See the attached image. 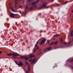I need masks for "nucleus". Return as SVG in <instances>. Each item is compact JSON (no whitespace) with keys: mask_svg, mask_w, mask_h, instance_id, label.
<instances>
[{"mask_svg":"<svg viewBox=\"0 0 73 73\" xmlns=\"http://www.w3.org/2000/svg\"><path fill=\"white\" fill-rule=\"evenodd\" d=\"M7 56H12V54L11 53H9V54H7Z\"/></svg>","mask_w":73,"mask_h":73,"instance_id":"nucleus-18","label":"nucleus"},{"mask_svg":"<svg viewBox=\"0 0 73 73\" xmlns=\"http://www.w3.org/2000/svg\"><path fill=\"white\" fill-rule=\"evenodd\" d=\"M22 7V6L21 5L19 6V8H21Z\"/></svg>","mask_w":73,"mask_h":73,"instance_id":"nucleus-24","label":"nucleus"},{"mask_svg":"<svg viewBox=\"0 0 73 73\" xmlns=\"http://www.w3.org/2000/svg\"><path fill=\"white\" fill-rule=\"evenodd\" d=\"M12 57H13V58H16V57L15 56H12Z\"/></svg>","mask_w":73,"mask_h":73,"instance_id":"nucleus-28","label":"nucleus"},{"mask_svg":"<svg viewBox=\"0 0 73 73\" xmlns=\"http://www.w3.org/2000/svg\"><path fill=\"white\" fill-rule=\"evenodd\" d=\"M49 8V6H47V7H45L46 8Z\"/></svg>","mask_w":73,"mask_h":73,"instance_id":"nucleus-29","label":"nucleus"},{"mask_svg":"<svg viewBox=\"0 0 73 73\" xmlns=\"http://www.w3.org/2000/svg\"><path fill=\"white\" fill-rule=\"evenodd\" d=\"M49 42H48V44H49Z\"/></svg>","mask_w":73,"mask_h":73,"instance_id":"nucleus-42","label":"nucleus"},{"mask_svg":"<svg viewBox=\"0 0 73 73\" xmlns=\"http://www.w3.org/2000/svg\"><path fill=\"white\" fill-rule=\"evenodd\" d=\"M54 44V42H52L50 44V45H53V44Z\"/></svg>","mask_w":73,"mask_h":73,"instance_id":"nucleus-25","label":"nucleus"},{"mask_svg":"<svg viewBox=\"0 0 73 73\" xmlns=\"http://www.w3.org/2000/svg\"><path fill=\"white\" fill-rule=\"evenodd\" d=\"M16 53V54H15L13 53H12V56H19V54Z\"/></svg>","mask_w":73,"mask_h":73,"instance_id":"nucleus-12","label":"nucleus"},{"mask_svg":"<svg viewBox=\"0 0 73 73\" xmlns=\"http://www.w3.org/2000/svg\"><path fill=\"white\" fill-rule=\"evenodd\" d=\"M73 31H72L71 32V36H73Z\"/></svg>","mask_w":73,"mask_h":73,"instance_id":"nucleus-19","label":"nucleus"},{"mask_svg":"<svg viewBox=\"0 0 73 73\" xmlns=\"http://www.w3.org/2000/svg\"><path fill=\"white\" fill-rule=\"evenodd\" d=\"M21 58H24L25 60H27L29 59V57H27V56H21Z\"/></svg>","mask_w":73,"mask_h":73,"instance_id":"nucleus-6","label":"nucleus"},{"mask_svg":"<svg viewBox=\"0 0 73 73\" xmlns=\"http://www.w3.org/2000/svg\"><path fill=\"white\" fill-rule=\"evenodd\" d=\"M46 5V3H44L42 4L41 7H40L39 8V9H40V8H41V9H42V8H44V7H45Z\"/></svg>","mask_w":73,"mask_h":73,"instance_id":"nucleus-5","label":"nucleus"},{"mask_svg":"<svg viewBox=\"0 0 73 73\" xmlns=\"http://www.w3.org/2000/svg\"><path fill=\"white\" fill-rule=\"evenodd\" d=\"M25 63L26 64H27V65H29V64H28V62H25Z\"/></svg>","mask_w":73,"mask_h":73,"instance_id":"nucleus-26","label":"nucleus"},{"mask_svg":"<svg viewBox=\"0 0 73 73\" xmlns=\"http://www.w3.org/2000/svg\"><path fill=\"white\" fill-rule=\"evenodd\" d=\"M68 61L70 62L73 61V58H71L68 60Z\"/></svg>","mask_w":73,"mask_h":73,"instance_id":"nucleus-15","label":"nucleus"},{"mask_svg":"<svg viewBox=\"0 0 73 73\" xmlns=\"http://www.w3.org/2000/svg\"><path fill=\"white\" fill-rule=\"evenodd\" d=\"M58 36H59V34H56L54 36V37H58Z\"/></svg>","mask_w":73,"mask_h":73,"instance_id":"nucleus-17","label":"nucleus"},{"mask_svg":"<svg viewBox=\"0 0 73 73\" xmlns=\"http://www.w3.org/2000/svg\"><path fill=\"white\" fill-rule=\"evenodd\" d=\"M23 3H24V1H23Z\"/></svg>","mask_w":73,"mask_h":73,"instance_id":"nucleus-34","label":"nucleus"},{"mask_svg":"<svg viewBox=\"0 0 73 73\" xmlns=\"http://www.w3.org/2000/svg\"><path fill=\"white\" fill-rule=\"evenodd\" d=\"M62 41V38H61V39L60 40V42H61V41Z\"/></svg>","mask_w":73,"mask_h":73,"instance_id":"nucleus-27","label":"nucleus"},{"mask_svg":"<svg viewBox=\"0 0 73 73\" xmlns=\"http://www.w3.org/2000/svg\"><path fill=\"white\" fill-rule=\"evenodd\" d=\"M36 60V58H35L33 60L31 59L29 60V62H31V61H32V62L31 63V64H33V63H34V64H35V63H36V62H37V60L35 62V60Z\"/></svg>","mask_w":73,"mask_h":73,"instance_id":"nucleus-4","label":"nucleus"},{"mask_svg":"<svg viewBox=\"0 0 73 73\" xmlns=\"http://www.w3.org/2000/svg\"><path fill=\"white\" fill-rule=\"evenodd\" d=\"M45 41H46V40L45 39H43V40H41V42H40V44H44V42H45Z\"/></svg>","mask_w":73,"mask_h":73,"instance_id":"nucleus-10","label":"nucleus"},{"mask_svg":"<svg viewBox=\"0 0 73 73\" xmlns=\"http://www.w3.org/2000/svg\"><path fill=\"white\" fill-rule=\"evenodd\" d=\"M68 44H70V42H69L68 43Z\"/></svg>","mask_w":73,"mask_h":73,"instance_id":"nucleus-35","label":"nucleus"},{"mask_svg":"<svg viewBox=\"0 0 73 73\" xmlns=\"http://www.w3.org/2000/svg\"><path fill=\"white\" fill-rule=\"evenodd\" d=\"M35 57V56L32 54H30V55H29V57L30 58H32V57Z\"/></svg>","mask_w":73,"mask_h":73,"instance_id":"nucleus-14","label":"nucleus"},{"mask_svg":"<svg viewBox=\"0 0 73 73\" xmlns=\"http://www.w3.org/2000/svg\"><path fill=\"white\" fill-rule=\"evenodd\" d=\"M33 0H28L27 2V3H29V2H31V1H32Z\"/></svg>","mask_w":73,"mask_h":73,"instance_id":"nucleus-16","label":"nucleus"},{"mask_svg":"<svg viewBox=\"0 0 73 73\" xmlns=\"http://www.w3.org/2000/svg\"><path fill=\"white\" fill-rule=\"evenodd\" d=\"M31 66H29V67L27 68L28 70L26 71V73H28L30 72V70H31V68H30V67Z\"/></svg>","mask_w":73,"mask_h":73,"instance_id":"nucleus-8","label":"nucleus"},{"mask_svg":"<svg viewBox=\"0 0 73 73\" xmlns=\"http://www.w3.org/2000/svg\"><path fill=\"white\" fill-rule=\"evenodd\" d=\"M61 48L60 47H56L54 48V49H57L58 48Z\"/></svg>","mask_w":73,"mask_h":73,"instance_id":"nucleus-23","label":"nucleus"},{"mask_svg":"<svg viewBox=\"0 0 73 73\" xmlns=\"http://www.w3.org/2000/svg\"><path fill=\"white\" fill-rule=\"evenodd\" d=\"M15 8L16 7V6H15Z\"/></svg>","mask_w":73,"mask_h":73,"instance_id":"nucleus-36","label":"nucleus"},{"mask_svg":"<svg viewBox=\"0 0 73 73\" xmlns=\"http://www.w3.org/2000/svg\"><path fill=\"white\" fill-rule=\"evenodd\" d=\"M24 9H25V12H26L29 9V7L27 6H26L25 7H24Z\"/></svg>","mask_w":73,"mask_h":73,"instance_id":"nucleus-11","label":"nucleus"},{"mask_svg":"<svg viewBox=\"0 0 73 73\" xmlns=\"http://www.w3.org/2000/svg\"><path fill=\"white\" fill-rule=\"evenodd\" d=\"M67 3H68V1H67L64 3H63L62 4V5H64V4H67Z\"/></svg>","mask_w":73,"mask_h":73,"instance_id":"nucleus-20","label":"nucleus"},{"mask_svg":"<svg viewBox=\"0 0 73 73\" xmlns=\"http://www.w3.org/2000/svg\"><path fill=\"white\" fill-rule=\"evenodd\" d=\"M51 48H52V47L46 48L44 50V51L45 53H46V52H47L48 51L50 50H51Z\"/></svg>","mask_w":73,"mask_h":73,"instance_id":"nucleus-3","label":"nucleus"},{"mask_svg":"<svg viewBox=\"0 0 73 73\" xmlns=\"http://www.w3.org/2000/svg\"><path fill=\"white\" fill-rule=\"evenodd\" d=\"M64 44L65 45H66V42H64Z\"/></svg>","mask_w":73,"mask_h":73,"instance_id":"nucleus-30","label":"nucleus"},{"mask_svg":"<svg viewBox=\"0 0 73 73\" xmlns=\"http://www.w3.org/2000/svg\"><path fill=\"white\" fill-rule=\"evenodd\" d=\"M42 53V52H41L40 53V54H39H39H41Z\"/></svg>","mask_w":73,"mask_h":73,"instance_id":"nucleus-32","label":"nucleus"},{"mask_svg":"<svg viewBox=\"0 0 73 73\" xmlns=\"http://www.w3.org/2000/svg\"><path fill=\"white\" fill-rule=\"evenodd\" d=\"M39 1H40V0H37L36 2L35 1L33 3H32L31 5V7L29 8L30 10H32V9H33L34 8H36L37 5H35V4H37Z\"/></svg>","mask_w":73,"mask_h":73,"instance_id":"nucleus-1","label":"nucleus"},{"mask_svg":"<svg viewBox=\"0 0 73 73\" xmlns=\"http://www.w3.org/2000/svg\"><path fill=\"white\" fill-rule=\"evenodd\" d=\"M16 14H15L12 13H11L10 16L11 17H13V18H14V16H16Z\"/></svg>","mask_w":73,"mask_h":73,"instance_id":"nucleus-9","label":"nucleus"},{"mask_svg":"<svg viewBox=\"0 0 73 73\" xmlns=\"http://www.w3.org/2000/svg\"><path fill=\"white\" fill-rule=\"evenodd\" d=\"M18 65H19V66H23L24 65V64L21 61H19V63H18Z\"/></svg>","mask_w":73,"mask_h":73,"instance_id":"nucleus-7","label":"nucleus"},{"mask_svg":"<svg viewBox=\"0 0 73 73\" xmlns=\"http://www.w3.org/2000/svg\"><path fill=\"white\" fill-rule=\"evenodd\" d=\"M15 62L16 64H17V62H16V61H15Z\"/></svg>","mask_w":73,"mask_h":73,"instance_id":"nucleus-37","label":"nucleus"},{"mask_svg":"<svg viewBox=\"0 0 73 73\" xmlns=\"http://www.w3.org/2000/svg\"><path fill=\"white\" fill-rule=\"evenodd\" d=\"M52 0V1H54V0Z\"/></svg>","mask_w":73,"mask_h":73,"instance_id":"nucleus-40","label":"nucleus"},{"mask_svg":"<svg viewBox=\"0 0 73 73\" xmlns=\"http://www.w3.org/2000/svg\"><path fill=\"white\" fill-rule=\"evenodd\" d=\"M9 7L11 9L12 12H18L17 11V9H15V10L13 9V7H12V5H9Z\"/></svg>","mask_w":73,"mask_h":73,"instance_id":"nucleus-2","label":"nucleus"},{"mask_svg":"<svg viewBox=\"0 0 73 73\" xmlns=\"http://www.w3.org/2000/svg\"><path fill=\"white\" fill-rule=\"evenodd\" d=\"M58 42H57V41H56L55 42H54V43L55 45H56L57 44Z\"/></svg>","mask_w":73,"mask_h":73,"instance_id":"nucleus-21","label":"nucleus"},{"mask_svg":"<svg viewBox=\"0 0 73 73\" xmlns=\"http://www.w3.org/2000/svg\"><path fill=\"white\" fill-rule=\"evenodd\" d=\"M23 15H25L26 14V13H25V12H23Z\"/></svg>","mask_w":73,"mask_h":73,"instance_id":"nucleus-22","label":"nucleus"},{"mask_svg":"<svg viewBox=\"0 0 73 73\" xmlns=\"http://www.w3.org/2000/svg\"><path fill=\"white\" fill-rule=\"evenodd\" d=\"M20 13V12H19Z\"/></svg>","mask_w":73,"mask_h":73,"instance_id":"nucleus-43","label":"nucleus"},{"mask_svg":"<svg viewBox=\"0 0 73 73\" xmlns=\"http://www.w3.org/2000/svg\"><path fill=\"white\" fill-rule=\"evenodd\" d=\"M72 69H73V67L72 68Z\"/></svg>","mask_w":73,"mask_h":73,"instance_id":"nucleus-39","label":"nucleus"},{"mask_svg":"<svg viewBox=\"0 0 73 73\" xmlns=\"http://www.w3.org/2000/svg\"><path fill=\"white\" fill-rule=\"evenodd\" d=\"M38 42H36V43L37 44H38Z\"/></svg>","mask_w":73,"mask_h":73,"instance_id":"nucleus-38","label":"nucleus"},{"mask_svg":"<svg viewBox=\"0 0 73 73\" xmlns=\"http://www.w3.org/2000/svg\"><path fill=\"white\" fill-rule=\"evenodd\" d=\"M70 16H71V14H70Z\"/></svg>","mask_w":73,"mask_h":73,"instance_id":"nucleus-41","label":"nucleus"},{"mask_svg":"<svg viewBox=\"0 0 73 73\" xmlns=\"http://www.w3.org/2000/svg\"><path fill=\"white\" fill-rule=\"evenodd\" d=\"M48 41H49V40H48Z\"/></svg>","mask_w":73,"mask_h":73,"instance_id":"nucleus-44","label":"nucleus"},{"mask_svg":"<svg viewBox=\"0 0 73 73\" xmlns=\"http://www.w3.org/2000/svg\"><path fill=\"white\" fill-rule=\"evenodd\" d=\"M57 5H59V4H57Z\"/></svg>","mask_w":73,"mask_h":73,"instance_id":"nucleus-33","label":"nucleus"},{"mask_svg":"<svg viewBox=\"0 0 73 73\" xmlns=\"http://www.w3.org/2000/svg\"><path fill=\"white\" fill-rule=\"evenodd\" d=\"M37 49H38V47L37 45V44H36L35 47V50L34 51V52H35V51Z\"/></svg>","mask_w":73,"mask_h":73,"instance_id":"nucleus-13","label":"nucleus"},{"mask_svg":"<svg viewBox=\"0 0 73 73\" xmlns=\"http://www.w3.org/2000/svg\"><path fill=\"white\" fill-rule=\"evenodd\" d=\"M1 53H2V52L0 51V54H1Z\"/></svg>","mask_w":73,"mask_h":73,"instance_id":"nucleus-31","label":"nucleus"}]
</instances>
